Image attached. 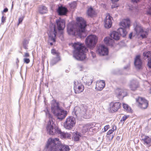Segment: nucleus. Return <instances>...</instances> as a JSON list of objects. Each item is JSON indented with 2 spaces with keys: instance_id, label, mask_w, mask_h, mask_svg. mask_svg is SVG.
Segmentation results:
<instances>
[{
  "instance_id": "17",
  "label": "nucleus",
  "mask_w": 151,
  "mask_h": 151,
  "mask_svg": "<svg viewBox=\"0 0 151 151\" xmlns=\"http://www.w3.org/2000/svg\"><path fill=\"white\" fill-rule=\"evenodd\" d=\"M129 85L131 90L135 91L138 87V82L136 80H132L130 81Z\"/></svg>"
},
{
  "instance_id": "16",
  "label": "nucleus",
  "mask_w": 151,
  "mask_h": 151,
  "mask_svg": "<svg viewBox=\"0 0 151 151\" xmlns=\"http://www.w3.org/2000/svg\"><path fill=\"white\" fill-rule=\"evenodd\" d=\"M112 18L109 14H107L104 20V26L106 28H109L111 26Z\"/></svg>"
},
{
  "instance_id": "64",
  "label": "nucleus",
  "mask_w": 151,
  "mask_h": 151,
  "mask_svg": "<svg viewBox=\"0 0 151 151\" xmlns=\"http://www.w3.org/2000/svg\"><path fill=\"white\" fill-rule=\"evenodd\" d=\"M97 151H100V150H97Z\"/></svg>"
},
{
  "instance_id": "11",
  "label": "nucleus",
  "mask_w": 151,
  "mask_h": 151,
  "mask_svg": "<svg viewBox=\"0 0 151 151\" xmlns=\"http://www.w3.org/2000/svg\"><path fill=\"white\" fill-rule=\"evenodd\" d=\"M67 31L68 35L76 36V22H71L68 24Z\"/></svg>"
},
{
  "instance_id": "50",
  "label": "nucleus",
  "mask_w": 151,
  "mask_h": 151,
  "mask_svg": "<svg viewBox=\"0 0 151 151\" xmlns=\"http://www.w3.org/2000/svg\"><path fill=\"white\" fill-rule=\"evenodd\" d=\"M8 9L7 8H5L3 10V12H6L8 11Z\"/></svg>"
},
{
  "instance_id": "47",
  "label": "nucleus",
  "mask_w": 151,
  "mask_h": 151,
  "mask_svg": "<svg viewBox=\"0 0 151 151\" xmlns=\"http://www.w3.org/2000/svg\"><path fill=\"white\" fill-rule=\"evenodd\" d=\"M141 0H132V2H133V3H137L139 1Z\"/></svg>"
},
{
  "instance_id": "12",
  "label": "nucleus",
  "mask_w": 151,
  "mask_h": 151,
  "mask_svg": "<svg viewBox=\"0 0 151 151\" xmlns=\"http://www.w3.org/2000/svg\"><path fill=\"white\" fill-rule=\"evenodd\" d=\"M134 30L137 35H140L142 38H146L147 35V32L146 31H144L141 25L137 24L134 28Z\"/></svg>"
},
{
  "instance_id": "49",
  "label": "nucleus",
  "mask_w": 151,
  "mask_h": 151,
  "mask_svg": "<svg viewBox=\"0 0 151 151\" xmlns=\"http://www.w3.org/2000/svg\"><path fill=\"white\" fill-rule=\"evenodd\" d=\"M29 56V53L27 52L25 53L24 55L23 56L24 57H27Z\"/></svg>"
},
{
  "instance_id": "38",
  "label": "nucleus",
  "mask_w": 151,
  "mask_h": 151,
  "mask_svg": "<svg viewBox=\"0 0 151 151\" xmlns=\"http://www.w3.org/2000/svg\"><path fill=\"white\" fill-rule=\"evenodd\" d=\"M24 63L26 64L29 63L30 62V60L28 58H25L24 59Z\"/></svg>"
},
{
  "instance_id": "32",
  "label": "nucleus",
  "mask_w": 151,
  "mask_h": 151,
  "mask_svg": "<svg viewBox=\"0 0 151 151\" xmlns=\"http://www.w3.org/2000/svg\"><path fill=\"white\" fill-rule=\"evenodd\" d=\"M123 106L124 109L127 112H131L132 109L127 104H123Z\"/></svg>"
},
{
  "instance_id": "22",
  "label": "nucleus",
  "mask_w": 151,
  "mask_h": 151,
  "mask_svg": "<svg viewBox=\"0 0 151 151\" xmlns=\"http://www.w3.org/2000/svg\"><path fill=\"white\" fill-rule=\"evenodd\" d=\"M144 144L149 147L151 146V138L148 136H145L142 138Z\"/></svg>"
},
{
  "instance_id": "19",
  "label": "nucleus",
  "mask_w": 151,
  "mask_h": 151,
  "mask_svg": "<svg viewBox=\"0 0 151 151\" xmlns=\"http://www.w3.org/2000/svg\"><path fill=\"white\" fill-rule=\"evenodd\" d=\"M116 93L119 98H123L126 96L127 94L126 90L120 88H118L116 90Z\"/></svg>"
},
{
  "instance_id": "62",
  "label": "nucleus",
  "mask_w": 151,
  "mask_h": 151,
  "mask_svg": "<svg viewBox=\"0 0 151 151\" xmlns=\"http://www.w3.org/2000/svg\"><path fill=\"white\" fill-rule=\"evenodd\" d=\"M114 6H112V8H114Z\"/></svg>"
},
{
  "instance_id": "52",
  "label": "nucleus",
  "mask_w": 151,
  "mask_h": 151,
  "mask_svg": "<svg viewBox=\"0 0 151 151\" xmlns=\"http://www.w3.org/2000/svg\"><path fill=\"white\" fill-rule=\"evenodd\" d=\"M129 66H130V65H129V64L126 66L124 67V69H127L128 68H129Z\"/></svg>"
},
{
  "instance_id": "8",
  "label": "nucleus",
  "mask_w": 151,
  "mask_h": 151,
  "mask_svg": "<svg viewBox=\"0 0 151 151\" xmlns=\"http://www.w3.org/2000/svg\"><path fill=\"white\" fill-rule=\"evenodd\" d=\"M98 37L94 35H90L86 38L85 42L87 46L90 49H92L97 43Z\"/></svg>"
},
{
  "instance_id": "31",
  "label": "nucleus",
  "mask_w": 151,
  "mask_h": 151,
  "mask_svg": "<svg viewBox=\"0 0 151 151\" xmlns=\"http://www.w3.org/2000/svg\"><path fill=\"white\" fill-rule=\"evenodd\" d=\"M69 45L70 46H71L74 49L73 51V57L76 59V42H74L73 43H70Z\"/></svg>"
},
{
  "instance_id": "1",
  "label": "nucleus",
  "mask_w": 151,
  "mask_h": 151,
  "mask_svg": "<svg viewBox=\"0 0 151 151\" xmlns=\"http://www.w3.org/2000/svg\"><path fill=\"white\" fill-rule=\"evenodd\" d=\"M56 23L57 25H54L53 29L50 28L48 32V43H50L51 46L53 45V43L56 42V36L58 31L60 33V37H61V40H63V30L65 27V21L61 18L56 19Z\"/></svg>"
},
{
  "instance_id": "58",
  "label": "nucleus",
  "mask_w": 151,
  "mask_h": 151,
  "mask_svg": "<svg viewBox=\"0 0 151 151\" xmlns=\"http://www.w3.org/2000/svg\"><path fill=\"white\" fill-rule=\"evenodd\" d=\"M83 117L84 118H86V119L88 118V117H87L86 115H85V114H84V115L83 116Z\"/></svg>"
},
{
  "instance_id": "48",
  "label": "nucleus",
  "mask_w": 151,
  "mask_h": 151,
  "mask_svg": "<svg viewBox=\"0 0 151 151\" xmlns=\"http://www.w3.org/2000/svg\"><path fill=\"white\" fill-rule=\"evenodd\" d=\"M90 52L91 53V55L93 58H94L95 56V55L94 52L92 51H91Z\"/></svg>"
},
{
  "instance_id": "34",
  "label": "nucleus",
  "mask_w": 151,
  "mask_h": 151,
  "mask_svg": "<svg viewBox=\"0 0 151 151\" xmlns=\"http://www.w3.org/2000/svg\"><path fill=\"white\" fill-rule=\"evenodd\" d=\"M28 43V41L26 39H24L23 42V46L25 49H28L27 44Z\"/></svg>"
},
{
  "instance_id": "5",
  "label": "nucleus",
  "mask_w": 151,
  "mask_h": 151,
  "mask_svg": "<svg viewBox=\"0 0 151 151\" xmlns=\"http://www.w3.org/2000/svg\"><path fill=\"white\" fill-rule=\"evenodd\" d=\"M51 109L54 114L60 121L64 119L67 115V111L60 108L59 103L56 101L51 104Z\"/></svg>"
},
{
  "instance_id": "26",
  "label": "nucleus",
  "mask_w": 151,
  "mask_h": 151,
  "mask_svg": "<svg viewBox=\"0 0 151 151\" xmlns=\"http://www.w3.org/2000/svg\"><path fill=\"white\" fill-rule=\"evenodd\" d=\"M144 59L147 61L151 59V52H145L143 53Z\"/></svg>"
},
{
  "instance_id": "41",
  "label": "nucleus",
  "mask_w": 151,
  "mask_h": 151,
  "mask_svg": "<svg viewBox=\"0 0 151 151\" xmlns=\"http://www.w3.org/2000/svg\"><path fill=\"white\" fill-rule=\"evenodd\" d=\"M114 132L113 130L111 129L109 130L107 133V135H109L112 134Z\"/></svg>"
},
{
  "instance_id": "30",
  "label": "nucleus",
  "mask_w": 151,
  "mask_h": 151,
  "mask_svg": "<svg viewBox=\"0 0 151 151\" xmlns=\"http://www.w3.org/2000/svg\"><path fill=\"white\" fill-rule=\"evenodd\" d=\"M87 14L88 16L92 17L95 14V12L92 7H91L88 9Z\"/></svg>"
},
{
  "instance_id": "51",
  "label": "nucleus",
  "mask_w": 151,
  "mask_h": 151,
  "mask_svg": "<svg viewBox=\"0 0 151 151\" xmlns=\"http://www.w3.org/2000/svg\"><path fill=\"white\" fill-rule=\"evenodd\" d=\"M147 12L148 14L151 15V7L148 9Z\"/></svg>"
},
{
  "instance_id": "7",
  "label": "nucleus",
  "mask_w": 151,
  "mask_h": 151,
  "mask_svg": "<svg viewBox=\"0 0 151 151\" xmlns=\"http://www.w3.org/2000/svg\"><path fill=\"white\" fill-rule=\"evenodd\" d=\"M120 24L121 27L118 29V32L123 37H125L130 26L129 20L128 19H124L120 22Z\"/></svg>"
},
{
  "instance_id": "39",
  "label": "nucleus",
  "mask_w": 151,
  "mask_h": 151,
  "mask_svg": "<svg viewBox=\"0 0 151 151\" xmlns=\"http://www.w3.org/2000/svg\"><path fill=\"white\" fill-rule=\"evenodd\" d=\"M128 117V116H124L121 119V121H124Z\"/></svg>"
},
{
  "instance_id": "25",
  "label": "nucleus",
  "mask_w": 151,
  "mask_h": 151,
  "mask_svg": "<svg viewBox=\"0 0 151 151\" xmlns=\"http://www.w3.org/2000/svg\"><path fill=\"white\" fill-rule=\"evenodd\" d=\"M61 60L60 58L59 55L57 54V56L53 58L52 60L50 65H53L56 64L58 62Z\"/></svg>"
},
{
  "instance_id": "37",
  "label": "nucleus",
  "mask_w": 151,
  "mask_h": 151,
  "mask_svg": "<svg viewBox=\"0 0 151 151\" xmlns=\"http://www.w3.org/2000/svg\"><path fill=\"white\" fill-rule=\"evenodd\" d=\"M81 137V134L76 132V141H78L80 137Z\"/></svg>"
},
{
  "instance_id": "21",
  "label": "nucleus",
  "mask_w": 151,
  "mask_h": 151,
  "mask_svg": "<svg viewBox=\"0 0 151 151\" xmlns=\"http://www.w3.org/2000/svg\"><path fill=\"white\" fill-rule=\"evenodd\" d=\"M105 81L103 80L97 81L96 83V89L98 90H101L105 86Z\"/></svg>"
},
{
  "instance_id": "46",
  "label": "nucleus",
  "mask_w": 151,
  "mask_h": 151,
  "mask_svg": "<svg viewBox=\"0 0 151 151\" xmlns=\"http://www.w3.org/2000/svg\"><path fill=\"white\" fill-rule=\"evenodd\" d=\"M148 61V65L149 67L151 68V59Z\"/></svg>"
},
{
  "instance_id": "35",
  "label": "nucleus",
  "mask_w": 151,
  "mask_h": 151,
  "mask_svg": "<svg viewBox=\"0 0 151 151\" xmlns=\"http://www.w3.org/2000/svg\"><path fill=\"white\" fill-rule=\"evenodd\" d=\"M24 18V16H22L21 17H20L18 19V22L17 24L18 25H19V24L21 23Z\"/></svg>"
},
{
  "instance_id": "9",
  "label": "nucleus",
  "mask_w": 151,
  "mask_h": 151,
  "mask_svg": "<svg viewBox=\"0 0 151 151\" xmlns=\"http://www.w3.org/2000/svg\"><path fill=\"white\" fill-rule=\"evenodd\" d=\"M76 124V118L73 116H69L64 123V126L67 129L72 128Z\"/></svg>"
},
{
  "instance_id": "59",
  "label": "nucleus",
  "mask_w": 151,
  "mask_h": 151,
  "mask_svg": "<svg viewBox=\"0 0 151 151\" xmlns=\"http://www.w3.org/2000/svg\"><path fill=\"white\" fill-rule=\"evenodd\" d=\"M73 139L74 141H76V136L75 135V134H74V136L73 137Z\"/></svg>"
},
{
  "instance_id": "4",
  "label": "nucleus",
  "mask_w": 151,
  "mask_h": 151,
  "mask_svg": "<svg viewBox=\"0 0 151 151\" xmlns=\"http://www.w3.org/2000/svg\"><path fill=\"white\" fill-rule=\"evenodd\" d=\"M76 37L83 38L87 35L86 32V21L82 17H79L76 18Z\"/></svg>"
},
{
  "instance_id": "54",
  "label": "nucleus",
  "mask_w": 151,
  "mask_h": 151,
  "mask_svg": "<svg viewBox=\"0 0 151 151\" xmlns=\"http://www.w3.org/2000/svg\"><path fill=\"white\" fill-rule=\"evenodd\" d=\"M74 92L76 93V89L75 87V85H76V81H74Z\"/></svg>"
},
{
  "instance_id": "43",
  "label": "nucleus",
  "mask_w": 151,
  "mask_h": 151,
  "mask_svg": "<svg viewBox=\"0 0 151 151\" xmlns=\"http://www.w3.org/2000/svg\"><path fill=\"white\" fill-rule=\"evenodd\" d=\"M16 66L17 68H18L19 67V64L18 63H19V60L18 58H17L16 59Z\"/></svg>"
},
{
  "instance_id": "53",
  "label": "nucleus",
  "mask_w": 151,
  "mask_h": 151,
  "mask_svg": "<svg viewBox=\"0 0 151 151\" xmlns=\"http://www.w3.org/2000/svg\"><path fill=\"white\" fill-rule=\"evenodd\" d=\"M112 130H113L114 131V130H116V126L115 125H113L112 126Z\"/></svg>"
},
{
  "instance_id": "14",
  "label": "nucleus",
  "mask_w": 151,
  "mask_h": 151,
  "mask_svg": "<svg viewBox=\"0 0 151 151\" xmlns=\"http://www.w3.org/2000/svg\"><path fill=\"white\" fill-rule=\"evenodd\" d=\"M109 111L113 113L117 111L120 108L121 104L119 102H111L110 104Z\"/></svg>"
},
{
  "instance_id": "6",
  "label": "nucleus",
  "mask_w": 151,
  "mask_h": 151,
  "mask_svg": "<svg viewBox=\"0 0 151 151\" xmlns=\"http://www.w3.org/2000/svg\"><path fill=\"white\" fill-rule=\"evenodd\" d=\"M76 44V59L79 60H83L86 58L85 52L88 50L83 44L77 42Z\"/></svg>"
},
{
  "instance_id": "56",
  "label": "nucleus",
  "mask_w": 151,
  "mask_h": 151,
  "mask_svg": "<svg viewBox=\"0 0 151 151\" xmlns=\"http://www.w3.org/2000/svg\"><path fill=\"white\" fill-rule=\"evenodd\" d=\"M112 2L113 3H115L116 2L118 1L119 0H111Z\"/></svg>"
},
{
  "instance_id": "24",
  "label": "nucleus",
  "mask_w": 151,
  "mask_h": 151,
  "mask_svg": "<svg viewBox=\"0 0 151 151\" xmlns=\"http://www.w3.org/2000/svg\"><path fill=\"white\" fill-rule=\"evenodd\" d=\"M104 41L105 43L107 45L112 46L114 43V40L109 37H106L104 39Z\"/></svg>"
},
{
  "instance_id": "20",
  "label": "nucleus",
  "mask_w": 151,
  "mask_h": 151,
  "mask_svg": "<svg viewBox=\"0 0 151 151\" xmlns=\"http://www.w3.org/2000/svg\"><path fill=\"white\" fill-rule=\"evenodd\" d=\"M134 65L136 68L140 69L142 67V62L139 55L136 56L134 62Z\"/></svg>"
},
{
  "instance_id": "42",
  "label": "nucleus",
  "mask_w": 151,
  "mask_h": 151,
  "mask_svg": "<svg viewBox=\"0 0 151 151\" xmlns=\"http://www.w3.org/2000/svg\"><path fill=\"white\" fill-rule=\"evenodd\" d=\"M77 68L80 71L82 70L83 69V66L81 65H78Z\"/></svg>"
},
{
  "instance_id": "13",
  "label": "nucleus",
  "mask_w": 151,
  "mask_h": 151,
  "mask_svg": "<svg viewBox=\"0 0 151 151\" xmlns=\"http://www.w3.org/2000/svg\"><path fill=\"white\" fill-rule=\"evenodd\" d=\"M56 11L58 14L60 16H66L68 11L65 6L61 5L58 6Z\"/></svg>"
},
{
  "instance_id": "63",
  "label": "nucleus",
  "mask_w": 151,
  "mask_h": 151,
  "mask_svg": "<svg viewBox=\"0 0 151 151\" xmlns=\"http://www.w3.org/2000/svg\"><path fill=\"white\" fill-rule=\"evenodd\" d=\"M145 151H149L148 150H146Z\"/></svg>"
},
{
  "instance_id": "55",
  "label": "nucleus",
  "mask_w": 151,
  "mask_h": 151,
  "mask_svg": "<svg viewBox=\"0 0 151 151\" xmlns=\"http://www.w3.org/2000/svg\"><path fill=\"white\" fill-rule=\"evenodd\" d=\"M132 33H131L129 35V37L130 38V39H131L132 38Z\"/></svg>"
},
{
  "instance_id": "23",
  "label": "nucleus",
  "mask_w": 151,
  "mask_h": 151,
  "mask_svg": "<svg viewBox=\"0 0 151 151\" xmlns=\"http://www.w3.org/2000/svg\"><path fill=\"white\" fill-rule=\"evenodd\" d=\"M38 12L40 14H44L47 13L48 10L47 8L43 5H40L38 8Z\"/></svg>"
},
{
  "instance_id": "57",
  "label": "nucleus",
  "mask_w": 151,
  "mask_h": 151,
  "mask_svg": "<svg viewBox=\"0 0 151 151\" xmlns=\"http://www.w3.org/2000/svg\"><path fill=\"white\" fill-rule=\"evenodd\" d=\"M120 139V137L119 136H117L116 137V139L119 140Z\"/></svg>"
},
{
  "instance_id": "33",
  "label": "nucleus",
  "mask_w": 151,
  "mask_h": 151,
  "mask_svg": "<svg viewBox=\"0 0 151 151\" xmlns=\"http://www.w3.org/2000/svg\"><path fill=\"white\" fill-rule=\"evenodd\" d=\"M69 6L70 10L74 11L76 8V1H74L71 3H69Z\"/></svg>"
},
{
  "instance_id": "3",
  "label": "nucleus",
  "mask_w": 151,
  "mask_h": 151,
  "mask_svg": "<svg viewBox=\"0 0 151 151\" xmlns=\"http://www.w3.org/2000/svg\"><path fill=\"white\" fill-rule=\"evenodd\" d=\"M58 138H50L48 140L44 151H69L68 145L61 144Z\"/></svg>"
},
{
  "instance_id": "28",
  "label": "nucleus",
  "mask_w": 151,
  "mask_h": 151,
  "mask_svg": "<svg viewBox=\"0 0 151 151\" xmlns=\"http://www.w3.org/2000/svg\"><path fill=\"white\" fill-rule=\"evenodd\" d=\"M92 128L93 127L91 126L90 124H88L85 125L83 127L82 132L83 133H85L88 131H90Z\"/></svg>"
},
{
  "instance_id": "29",
  "label": "nucleus",
  "mask_w": 151,
  "mask_h": 151,
  "mask_svg": "<svg viewBox=\"0 0 151 151\" xmlns=\"http://www.w3.org/2000/svg\"><path fill=\"white\" fill-rule=\"evenodd\" d=\"M84 89V86L82 84L78 86L77 88L76 89V93H80L82 92Z\"/></svg>"
},
{
  "instance_id": "10",
  "label": "nucleus",
  "mask_w": 151,
  "mask_h": 151,
  "mask_svg": "<svg viewBox=\"0 0 151 151\" xmlns=\"http://www.w3.org/2000/svg\"><path fill=\"white\" fill-rule=\"evenodd\" d=\"M136 104L141 109H145L148 106V101L144 98L138 97L136 99Z\"/></svg>"
},
{
  "instance_id": "18",
  "label": "nucleus",
  "mask_w": 151,
  "mask_h": 151,
  "mask_svg": "<svg viewBox=\"0 0 151 151\" xmlns=\"http://www.w3.org/2000/svg\"><path fill=\"white\" fill-rule=\"evenodd\" d=\"M93 79V77L92 76L87 75L83 77L82 80L84 83L89 86L92 84Z\"/></svg>"
},
{
  "instance_id": "61",
  "label": "nucleus",
  "mask_w": 151,
  "mask_h": 151,
  "mask_svg": "<svg viewBox=\"0 0 151 151\" xmlns=\"http://www.w3.org/2000/svg\"><path fill=\"white\" fill-rule=\"evenodd\" d=\"M75 107L74 108V110L75 109ZM73 113L75 115H76V111L74 110L73 111Z\"/></svg>"
},
{
  "instance_id": "36",
  "label": "nucleus",
  "mask_w": 151,
  "mask_h": 151,
  "mask_svg": "<svg viewBox=\"0 0 151 151\" xmlns=\"http://www.w3.org/2000/svg\"><path fill=\"white\" fill-rule=\"evenodd\" d=\"M51 52L53 55H56V56H57V54L59 55V53L56 52L55 50L54 49H53L51 50Z\"/></svg>"
},
{
  "instance_id": "2",
  "label": "nucleus",
  "mask_w": 151,
  "mask_h": 151,
  "mask_svg": "<svg viewBox=\"0 0 151 151\" xmlns=\"http://www.w3.org/2000/svg\"><path fill=\"white\" fill-rule=\"evenodd\" d=\"M46 115L49 120L46 127V129L48 134L50 135L60 134L62 139H69L70 137L69 134L61 131L60 129L57 127L53 121V116L49 112L46 113Z\"/></svg>"
},
{
  "instance_id": "44",
  "label": "nucleus",
  "mask_w": 151,
  "mask_h": 151,
  "mask_svg": "<svg viewBox=\"0 0 151 151\" xmlns=\"http://www.w3.org/2000/svg\"><path fill=\"white\" fill-rule=\"evenodd\" d=\"M100 5L104 8L106 7V4L105 3H102L101 2H100Z\"/></svg>"
},
{
  "instance_id": "60",
  "label": "nucleus",
  "mask_w": 151,
  "mask_h": 151,
  "mask_svg": "<svg viewBox=\"0 0 151 151\" xmlns=\"http://www.w3.org/2000/svg\"><path fill=\"white\" fill-rule=\"evenodd\" d=\"M69 72V70H65V72L66 73H68Z\"/></svg>"
},
{
  "instance_id": "45",
  "label": "nucleus",
  "mask_w": 151,
  "mask_h": 151,
  "mask_svg": "<svg viewBox=\"0 0 151 151\" xmlns=\"http://www.w3.org/2000/svg\"><path fill=\"white\" fill-rule=\"evenodd\" d=\"M109 125H107L105 126L104 127V130L105 131H106L107 129L109 128Z\"/></svg>"
},
{
  "instance_id": "40",
  "label": "nucleus",
  "mask_w": 151,
  "mask_h": 151,
  "mask_svg": "<svg viewBox=\"0 0 151 151\" xmlns=\"http://www.w3.org/2000/svg\"><path fill=\"white\" fill-rule=\"evenodd\" d=\"M6 19V17H4V16H3L1 18V22L3 23H4L5 22V20Z\"/></svg>"
},
{
  "instance_id": "27",
  "label": "nucleus",
  "mask_w": 151,
  "mask_h": 151,
  "mask_svg": "<svg viewBox=\"0 0 151 151\" xmlns=\"http://www.w3.org/2000/svg\"><path fill=\"white\" fill-rule=\"evenodd\" d=\"M110 36L111 38L116 40H119L120 38L119 34L116 31L112 32L110 35Z\"/></svg>"
},
{
  "instance_id": "15",
  "label": "nucleus",
  "mask_w": 151,
  "mask_h": 151,
  "mask_svg": "<svg viewBox=\"0 0 151 151\" xmlns=\"http://www.w3.org/2000/svg\"><path fill=\"white\" fill-rule=\"evenodd\" d=\"M96 51L100 55L102 56L107 55L108 53L107 48L104 45L98 47Z\"/></svg>"
}]
</instances>
